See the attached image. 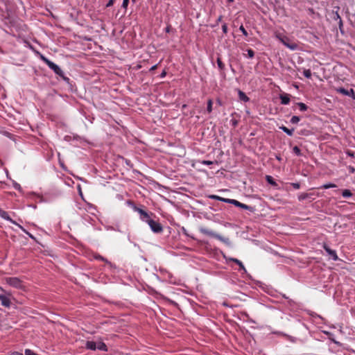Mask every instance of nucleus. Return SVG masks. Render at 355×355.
I'll list each match as a JSON object with an SVG mask.
<instances>
[{"mask_svg":"<svg viewBox=\"0 0 355 355\" xmlns=\"http://www.w3.org/2000/svg\"><path fill=\"white\" fill-rule=\"evenodd\" d=\"M126 203L133 209L134 211L137 212L139 214L140 220L146 223L147 224L149 223V221L152 220L150 216H155L154 214L148 213L141 208L137 207L130 200H128Z\"/></svg>","mask_w":355,"mask_h":355,"instance_id":"1","label":"nucleus"},{"mask_svg":"<svg viewBox=\"0 0 355 355\" xmlns=\"http://www.w3.org/2000/svg\"><path fill=\"white\" fill-rule=\"evenodd\" d=\"M200 232L205 234V235H207V236H212V237H214L220 241H221L222 242L226 243V244H229L230 241H229V239L227 238H224L222 236L214 232L213 231L211 230H209L208 229H205V228H202L200 230Z\"/></svg>","mask_w":355,"mask_h":355,"instance_id":"2","label":"nucleus"},{"mask_svg":"<svg viewBox=\"0 0 355 355\" xmlns=\"http://www.w3.org/2000/svg\"><path fill=\"white\" fill-rule=\"evenodd\" d=\"M200 232L205 234V235H207V236H212V237H214L220 241H221L222 242L226 243V244H229L230 241H229V239L227 238H224L222 236L214 232L213 231L211 230H209L208 229H205V228H202L200 230Z\"/></svg>","mask_w":355,"mask_h":355,"instance_id":"3","label":"nucleus"},{"mask_svg":"<svg viewBox=\"0 0 355 355\" xmlns=\"http://www.w3.org/2000/svg\"><path fill=\"white\" fill-rule=\"evenodd\" d=\"M41 58L48 65V67L51 69H52L56 74L60 75V76L62 75L63 71L60 68V67L58 65H57L54 62H51V60H49V59H47L46 58H45L43 55L41 56Z\"/></svg>","mask_w":355,"mask_h":355,"instance_id":"4","label":"nucleus"},{"mask_svg":"<svg viewBox=\"0 0 355 355\" xmlns=\"http://www.w3.org/2000/svg\"><path fill=\"white\" fill-rule=\"evenodd\" d=\"M5 282L10 286L16 288H21L22 287V282L18 277H6Z\"/></svg>","mask_w":355,"mask_h":355,"instance_id":"5","label":"nucleus"},{"mask_svg":"<svg viewBox=\"0 0 355 355\" xmlns=\"http://www.w3.org/2000/svg\"><path fill=\"white\" fill-rule=\"evenodd\" d=\"M148 225H149L152 232L155 234H159L163 231L162 225L158 221L154 220L153 219L149 221Z\"/></svg>","mask_w":355,"mask_h":355,"instance_id":"6","label":"nucleus"},{"mask_svg":"<svg viewBox=\"0 0 355 355\" xmlns=\"http://www.w3.org/2000/svg\"><path fill=\"white\" fill-rule=\"evenodd\" d=\"M336 92L340 93L344 96H347L352 97L354 100H355V92L353 89H346L343 87H336L334 89Z\"/></svg>","mask_w":355,"mask_h":355,"instance_id":"7","label":"nucleus"},{"mask_svg":"<svg viewBox=\"0 0 355 355\" xmlns=\"http://www.w3.org/2000/svg\"><path fill=\"white\" fill-rule=\"evenodd\" d=\"M0 217L10 222L12 224L17 225L20 229H21L24 232L29 234L19 224H17L15 220H13L10 216L8 212L4 210L0 209Z\"/></svg>","mask_w":355,"mask_h":355,"instance_id":"8","label":"nucleus"},{"mask_svg":"<svg viewBox=\"0 0 355 355\" xmlns=\"http://www.w3.org/2000/svg\"><path fill=\"white\" fill-rule=\"evenodd\" d=\"M316 196H318V195H315L314 193H302L298 196V199L300 201L304 200L312 201L315 199Z\"/></svg>","mask_w":355,"mask_h":355,"instance_id":"9","label":"nucleus"},{"mask_svg":"<svg viewBox=\"0 0 355 355\" xmlns=\"http://www.w3.org/2000/svg\"><path fill=\"white\" fill-rule=\"evenodd\" d=\"M324 249L334 261H337L338 259L336 252L335 250H331L326 245H324Z\"/></svg>","mask_w":355,"mask_h":355,"instance_id":"10","label":"nucleus"},{"mask_svg":"<svg viewBox=\"0 0 355 355\" xmlns=\"http://www.w3.org/2000/svg\"><path fill=\"white\" fill-rule=\"evenodd\" d=\"M0 301H1V304L3 306H5V307L10 306L11 302L8 297L3 295H0Z\"/></svg>","mask_w":355,"mask_h":355,"instance_id":"11","label":"nucleus"},{"mask_svg":"<svg viewBox=\"0 0 355 355\" xmlns=\"http://www.w3.org/2000/svg\"><path fill=\"white\" fill-rule=\"evenodd\" d=\"M279 98L281 99V103L282 105H288V104H289V103H290V98H289V95L288 94H281Z\"/></svg>","mask_w":355,"mask_h":355,"instance_id":"12","label":"nucleus"},{"mask_svg":"<svg viewBox=\"0 0 355 355\" xmlns=\"http://www.w3.org/2000/svg\"><path fill=\"white\" fill-rule=\"evenodd\" d=\"M97 343L94 341H87L86 343V348L91 350L96 349Z\"/></svg>","mask_w":355,"mask_h":355,"instance_id":"13","label":"nucleus"},{"mask_svg":"<svg viewBox=\"0 0 355 355\" xmlns=\"http://www.w3.org/2000/svg\"><path fill=\"white\" fill-rule=\"evenodd\" d=\"M239 98L241 101L244 102L249 101L250 98L246 96V94L242 91H239Z\"/></svg>","mask_w":355,"mask_h":355,"instance_id":"14","label":"nucleus"},{"mask_svg":"<svg viewBox=\"0 0 355 355\" xmlns=\"http://www.w3.org/2000/svg\"><path fill=\"white\" fill-rule=\"evenodd\" d=\"M96 349L104 352H106L107 350L105 344L101 341L97 342Z\"/></svg>","mask_w":355,"mask_h":355,"instance_id":"15","label":"nucleus"},{"mask_svg":"<svg viewBox=\"0 0 355 355\" xmlns=\"http://www.w3.org/2000/svg\"><path fill=\"white\" fill-rule=\"evenodd\" d=\"M266 180L267 181V182L270 184H271L272 186H274V187H277V184L276 183V182L274 180L273 178L270 175H266Z\"/></svg>","mask_w":355,"mask_h":355,"instance_id":"16","label":"nucleus"},{"mask_svg":"<svg viewBox=\"0 0 355 355\" xmlns=\"http://www.w3.org/2000/svg\"><path fill=\"white\" fill-rule=\"evenodd\" d=\"M279 128L289 136H292L294 132V129H288L285 126H281Z\"/></svg>","mask_w":355,"mask_h":355,"instance_id":"17","label":"nucleus"},{"mask_svg":"<svg viewBox=\"0 0 355 355\" xmlns=\"http://www.w3.org/2000/svg\"><path fill=\"white\" fill-rule=\"evenodd\" d=\"M286 46L292 51H295L298 49V45L295 42L286 44Z\"/></svg>","mask_w":355,"mask_h":355,"instance_id":"18","label":"nucleus"},{"mask_svg":"<svg viewBox=\"0 0 355 355\" xmlns=\"http://www.w3.org/2000/svg\"><path fill=\"white\" fill-rule=\"evenodd\" d=\"M352 193L351 192L350 190L349 189H345L342 192V196L344 197V198H349V197H352Z\"/></svg>","mask_w":355,"mask_h":355,"instance_id":"19","label":"nucleus"},{"mask_svg":"<svg viewBox=\"0 0 355 355\" xmlns=\"http://www.w3.org/2000/svg\"><path fill=\"white\" fill-rule=\"evenodd\" d=\"M12 186H13V187H14L16 190H17V191H20V192H22V188H21V187L20 186V184H18L17 182H15V181H14V180H12Z\"/></svg>","mask_w":355,"mask_h":355,"instance_id":"20","label":"nucleus"},{"mask_svg":"<svg viewBox=\"0 0 355 355\" xmlns=\"http://www.w3.org/2000/svg\"><path fill=\"white\" fill-rule=\"evenodd\" d=\"M297 106L299 107V109L302 112H304L307 110V106L304 103H298Z\"/></svg>","mask_w":355,"mask_h":355,"instance_id":"21","label":"nucleus"},{"mask_svg":"<svg viewBox=\"0 0 355 355\" xmlns=\"http://www.w3.org/2000/svg\"><path fill=\"white\" fill-rule=\"evenodd\" d=\"M334 187H336V185L334 184H332V183L325 184L321 187V188L325 189H330V188H334Z\"/></svg>","mask_w":355,"mask_h":355,"instance_id":"22","label":"nucleus"},{"mask_svg":"<svg viewBox=\"0 0 355 355\" xmlns=\"http://www.w3.org/2000/svg\"><path fill=\"white\" fill-rule=\"evenodd\" d=\"M217 64H218V68L220 70H223L224 69V67H225V64L222 62L221 59L219 58L217 59Z\"/></svg>","mask_w":355,"mask_h":355,"instance_id":"23","label":"nucleus"},{"mask_svg":"<svg viewBox=\"0 0 355 355\" xmlns=\"http://www.w3.org/2000/svg\"><path fill=\"white\" fill-rule=\"evenodd\" d=\"M300 120V118L297 116H293L291 119V123L293 124L297 123Z\"/></svg>","mask_w":355,"mask_h":355,"instance_id":"24","label":"nucleus"},{"mask_svg":"<svg viewBox=\"0 0 355 355\" xmlns=\"http://www.w3.org/2000/svg\"><path fill=\"white\" fill-rule=\"evenodd\" d=\"M207 110L209 113H211V111H212V101L211 99H209L208 101H207Z\"/></svg>","mask_w":355,"mask_h":355,"instance_id":"25","label":"nucleus"},{"mask_svg":"<svg viewBox=\"0 0 355 355\" xmlns=\"http://www.w3.org/2000/svg\"><path fill=\"white\" fill-rule=\"evenodd\" d=\"M293 152L297 156L301 155V150L299 147L297 146H294L293 148Z\"/></svg>","mask_w":355,"mask_h":355,"instance_id":"26","label":"nucleus"},{"mask_svg":"<svg viewBox=\"0 0 355 355\" xmlns=\"http://www.w3.org/2000/svg\"><path fill=\"white\" fill-rule=\"evenodd\" d=\"M247 56L249 58H253L254 56V52L253 50L249 49L247 50Z\"/></svg>","mask_w":355,"mask_h":355,"instance_id":"27","label":"nucleus"},{"mask_svg":"<svg viewBox=\"0 0 355 355\" xmlns=\"http://www.w3.org/2000/svg\"><path fill=\"white\" fill-rule=\"evenodd\" d=\"M303 74L307 78H310L311 77V71L310 69L304 70Z\"/></svg>","mask_w":355,"mask_h":355,"instance_id":"28","label":"nucleus"},{"mask_svg":"<svg viewBox=\"0 0 355 355\" xmlns=\"http://www.w3.org/2000/svg\"><path fill=\"white\" fill-rule=\"evenodd\" d=\"M239 207H241L243 209H246V210H251L252 209V207L245 205V204H243V203H241L240 202L239 204Z\"/></svg>","mask_w":355,"mask_h":355,"instance_id":"29","label":"nucleus"},{"mask_svg":"<svg viewBox=\"0 0 355 355\" xmlns=\"http://www.w3.org/2000/svg\"><path fill=\"white\" fill-rule=\"evenodd\" d=\"M239 30L242 32V33L243 34V35H245V37L248 36V32L246 31V30L245 29V28L243 27V25H241L240 27H239Z\"/></svg>","mask_w":355,"mask_h":355,"instance_id":"30","label":"nucleus"},{"mask_svg":"<svg viewBox=\"0 0 355 355\" xmlns=\"http://www.w3.org/2000/svg\"><path fill=\"white\" fill-rule=\"evenodd\" d=\"M226 260L227 261H233L234 263H236L237 265L238 263L240 262V260L236 259V258H226Z\"/></svg>","mask_w":355,"mask_h":355,"instance_id":"31","label":"nucleus"},{"mask_svg":"<svg viewBox=\"0 0 355 355\" xmlns=\"http://www.w3.org/2000/svg\"><path fill=\"white\" fill-rule=\"evenodd\" d=\"M94 257L96 259L101 260L105 261L106 263H109L104 257H101V255H95Z\"/></svg>","mask_w":355,"mask_h":355,"instance_id":"32","label":"nucleus"},{"mask_svg":"<svg viewBox=\"0 0 355 355\" xmlns=\"http://www.w3.org/2000/svg\"><path fill=\"white\" fill-rule=\"evenodd\" d=\"M130 0H123L122 3V7L125 9L127 8Z\"/></svg>","mask_w":355,"mask_h":355,"instance_id":"33","label":"nucleus"},{"mask_svg":"<svg viewBox=\"0 0 355 355\" xmlns=\"http://www.w3.org/2000/svg\"><path fill=\"white\" fill-rule=\"evenodd\" d=\"M25 355H37V354H35L32 350L27 349L25 350Z\"/></svg>","mask_w":355,"mask_h":355,"instance_id":"34","label":"nucleus"},{"mask_svg":"<svg viewBox=\"0 0 355 355\" xmlns=\"http://www.w3.org/2000/svg\"><path fill=\"white\" fill-rule=\"evenodd\" d=\"M222 30H223V33L226 34L227 33V26L226 24H224L223 26H222Z\"/></svg>","mask_w":355,"mask_h":355,"instance_id":"35","label":"nucleus"},{"mask_svg":"<svg viewBox=\"0 0 355 355\" xmlns=\"http://www.w3.org/2000/svg\"><path fill=\"white\" fill-rule=\"evenodd\" d=\"M292 186L295 189H299L300 188V184L297 182L292 183Z\"/></svg>","mask_w":355,"mask_h":355,"instance_id":"36","label":"nucleus"},{"mask_svg":"<svg viewBox=\"0 0 355 355\" xmlns=\"http://www.w3.org/2000/svg\"><path fill=\"white\" fill-rule=\"evenodd\" d=\"M202 164H204V165H211V164H213V162L209 161V160H203L202 162Z\"/></svg>","mask_w":355,"mask_h":355,"instance_id":"37","label":"nucleus"},{"mask_svg":"<svg viewBox=\"0 0 355 355\" xmlns=\"http://www.w3.org/2000/svg\"><path fill=\"white\" fill-rule=\"evenodd\" d=\"M232 205H235L236 207H239V204H240V202L236 200H234L233 199L232 200Z\"/></svg>","mask_w":355,"mask_h":355,"instance_id":"38","label":"nucleus"},{"mask_svg":"<svg viewBox=\"0 0 355 355\" xmlns=\"http://www.w3.org/2000/svg\"><path fill=\"white\" fill-rule=\"evenodd\" d=\"M281 42H282V44L286 46V44H288L289 42H288V39L286 38V39H284V38H281L280 39Z\"/></svg>","mask_w":355,"mask_h":355,"instance_id":"39","label":"nucleus"},{"mask_svg":"<svg viewBox=\"0 0 355 355\" xmlns=\"http://www.w3.org/2000/svg\"><path fill=\"white\" fill-rule=\"evenodd\" d=\"M209 198L219 200L220 196H216V195H211V196H209Z\"/></svg>","mask_w":355,"mask_h":355,"instance_id":"40","label":"nucleus"},{"mask_svg":"<svg viewBox=\"0 0 355 355\" xmlns=\"http://www.w3.org/2000/svg\"><path fill=\"white\" fill-rule=\"evenodd\" d=\"M239 268H240V270H241L244 273L247 272V270L243 264H242L241 266H239Z\"/></svg>","mask_w":355,"mask_h":355,"instance_id":"41","label":"nucleus"},{"mask_svg":"<svg viewBox=\"0 0 355 355\" xmlns=\"http://www.w3.org/2000/svg\"><path fill=\"white\" fill-rule=\"evenodd\" d=\"M113 3H114V0H110L108 1V3H107L106 6L107 7H110V6H112L113 5Z\"/></svg>","mask_w":355,"mask_h":355,"instance_id":"42","label":"nucleus"},{"mask_svg":"<svg viewBox=\"0 0 355 355\" xmlns=\"http://www.w3.org/2000/svg\"><path fill=\"white\" fill-rule=\"evenodd\" d=\"M232 200L233 199L225 198V200H224V202L232 204Z\"/></svg>","mask_w":355,"mask_h":355,"instance_id":"43","label":"nucleus"},{"mask_svg":"<svg viewBox=\"0 0 355 355\" xmlns=\"http://www.w3.org/2000/svg\"><path fill=\"white\" fill-rule=\"evenodd\" d=\"M232 123L234 126L237 125V121L236 120H232Z\"/></svg>","mask_w":355,"mask_h":355,"instance_id":"44","label":"nucleus"},{"mask_svg":"<svg viewBox=\"0 0 355 355\" xmlns=\"http://www.w3.org/2000/svg\"><path fill=\"white\" fill-rule=\"evenodd\" d=\"M157 68V65H154L151 68H150V70L153 71V70H155V69Z\"/></svg>","mask_w":355,"mask_h":355,"instance_id":"45","label":"nucleus"},{"mask_svg":"<svg viewBox=\"0 0 355 355\" xmlns=\"http://www.w3.org/2000/svg\"><path fill=\"white\" fill-rule=\"evenodd\" d=\"M225 200V198L220 197L219 201L224 202Z\"/></svg>","mask_w":355,"mask_h":355,"instance_id":"46","label":"nucleus"},{"mask_svg":"<svg viewBox=\"0 0 355 355\" xmlns=\"http://www.w3.org/2000/svg\"><path fill=\"white\" fill-rule=\"evenodd\" d=\"M12 355H23V354L21 353H19V352H15L12 354Z\"/></svg>","mask_w":355,"mask_h":355,"instance_id":"47","label":"nucleus"},{"mask_svg":"<svg viewBox=\"0 0 355 355\" xmlns=\"http://www.w3.org/2000/svg\"><path fill=\"white\" fill-rule=\"evenodd\" d=\"M165 75H166V72H164V71L163 73H162V74H161V77H162V78H163V77H164V76H165Z\"/></svg>","mask_w":355,"mask_h":355,"instance_id":"48","label":"nucleus"},{"mask_svg":"<svg viewBox=\"0 0 355 355\" xmlns=\"http://www.w3.org/2000/svg\"><path fill=\"white\" fill-rule=\"evenodd\" d=\"M243 264V263L240 261V262L238 263L239 266H241Z\"/></svg>","mask_w":355,"mask_h":355,"instance_id":"49","label":"nucleus"},{"mask_svg":"<svg viewBox=\"0 0 355 355\" xmlns=\"http://www.w3.org/2000/svg\"><path fill=\"white\" fill-rule=\"evenodd\" d=\"M221 18H222V17H221V16H220V17H219V18H218V21H220V20H221Z\"/></svg>","mask_w":355,"mask_h":355,"instance_id":"50","label":"nucleus"},{"mask_svg":"<svg viewBox=\"0 0 355 355\" xmlns=\"http://www.w3.org/2000/svg\"><path fill=\"white\" fill-rule=\"evenodd\" d=\"M132 3H135V2H136V0H132Z\"/></svg>","mask_w":355,"mask_h":355,"instance_id":"51","label":"nucleus"},{"mask_svg":"<svg viewBox=\"0 0 355 355\" xmlns=\"http://www.w3.org/2000/svg\"><path fill=\"white\" fill-rule=\"evenodd\" d=\"M229 2H232L234 0H227Z\"/></svg>","mask_w":355,"mask_h":355,"instance_id":"52","label":"nucleus"},{"mask_svg":"<svg viewBox=\"0 0 355 355\" xmlns=\"http://www.w3.org/2000/svg\"><path fill=\"white\" fill-rule=\"evenodd\" d=\"M168 31H169V28H166V32H168Z\"/></svg>","mask_w":355,"mask_h":355,"instance_id":"53","label":"nucleus"}]
</instances>
